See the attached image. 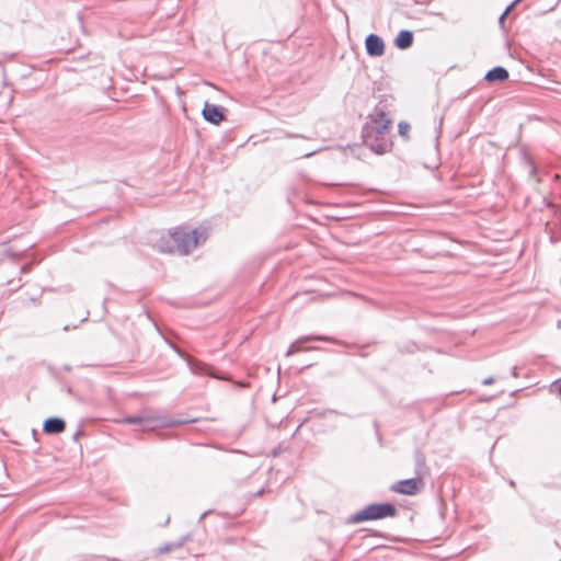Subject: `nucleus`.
Segmentation results:
<instances>
[{"label":"nucleus","instance_id":"4","mask_svg":"<svg viewBox=\"0 0 561 561\" xmlns=\"http://www.w3.org/2000/svg\"><path fill=\"white\" fill-rule=\"evenodd\" d=\"M308 342H330V343H335L336 340L331 337V336H328V335H305V336H301L299 339H297L288 348V351L286 352V356H291L294 353L296 352H299V351H313V350H318V347L316 346H311V347H307V348H301V344L304 343H308Z\"/></svg>","mask_w":561,"mask_h":561},{"label":"nucleus","instance_id":"19","mask_svg":"<svg viewBox=\"0 0 561 561\" xmlns=\"http://www.w3.org/2000/svg\"><path fill=\"white\" fill-rule=\"evenodd\" d=\"M494 381H495L494 377H488V378L483 379L482 383L484 386H489V385H492Z\"/></svg>","mask_w":561,"mask_h":561},{"label":"nucleus","instance_id":"8","mask_svg":"<svg viewBox=\"0 0 561 561\" xmlns=\"http://www.w3.org/2000/svg\"><path fill=\"white\" fill-rule=\"evenodd\" d=\"M366 53L370 57H380L385 53V43L377 34H369L365 38Z\"/></svg>","mask_w":561,"mask_h":561},{"label":"nucleus","instance_id":"1","mask_svg":"<svg viewBox=\"0 0 561 561\" xmlns=\"http://www.w3.org/2000/svg\"><path fill=\"white\" fill-rule=\"evenodd\" d=\"M203 233L198 230H187L185 228H175L168 237H162L158 242V248L164 253L188 254L195 249Z\"/></svg>","mask_w":561,"mask_h":561},{"label":"nucleus","instance_id":"20","mask_svg":"<svg viewBox=\"0 0 561 561\" xmlns=\"http://www.w3.org/2000/svg\"><path fill=\"white\" fill-rule=\"evenodd\" d=\"M506 12H503L500 18H499V24L503 27L504 26V22H505V19H506Z\"/></svg>","mask_w":561,"mask_h":561},{"label":"nucleus","instance_id":"7","mask_svg":"<svg viewBox=\"0 0 561 561\" xmlns=\"http://www.w3.org/2000/svg\"><path fill=\"white\" fill-rule=\"evenodd\" d=\"M202 115L206 122L213 125H219L225 119V108L220 105L206 102Z\"/></svg>","mask_w":561,"mask_h":561},{"label":"nucleus","instance_id":"21","mask_svg":"<svg viewBox=\"0 0 561 561\" xmlns=\"http://www.w3.org/2000/svg\"><path fill=\"white\" fill-rule=\"evenodd\" d=\"M83 435V431L81 428H79L75 434H73V440H78V438Z\"/></svg>","mask_w":561,"mask_h":561},{"label":"nucleus","instance_id":"10","mask_svg":"<svg viewBox=\"0 0 561 561\" xmlns=\"http://www.w3.org/2000/svg\"><path fill=\"white\" fill-rule=\"evenodd\" d=\"M66 422L58 416H51L44 421L43 431L49 435H57L65 431Z\"/></svg>","mask_w":561,"mask_h":561},{"label":"nucleus","instance_id":"9","mask_svg":"<svg viewBox=\"0 0 561 561\" xmlns=\"http://www.w3.org/2000/svg\"><path fill=\"white\" fill-rule=\"evenodd\" d=\"M175 352L183 358L185 359L190 370L194 374V375H208V376H214L210 371V367L208 365H206L205 363L203 362H199V360H196L194 359L193 357L188 356V355H185L183 352H181L179 348H175Z\"/></svg>","mask_w":561,"mask_h":561},{"label":"nucleus","instance_id":"17","mask_svg":"<svg viewBox=\"0 0 561 561\" xmlns=\"http://www.w3.org/2000/svg\"><path fill=\"white\" fill-rule=\"evenodd\" d=\"M197 419H173L169 422V425H183L196 422Z\"/></svg>","mask_w":561,"mask_h":561},{"label":"nucleus","instance_id":"6","mask_svg":"<svg viewBox=\"0 0 561 561\" xmlns=\"http://www.w3.org/2000/svg\"><path fill=\"white\" fill-rule=\"evenodd\" d=\"M369 123H366L365 126H370L376 128L378 131H382L388 134L391 125V119L387 117L386 112L380 107H375L374 113L369 114Z\"/></svg>","mask_w":561,"mask_h":561},{"label":"nucleus","instance_id":"5","mask_svg":"<svg viewBox=\"0 0 561 561\" xmlns=\"http://www.w3.org/2000/svg\"><path fill=\"white\" fill-rule=\"evenodd\" d=\"M422 479L416 477L396 482L392 484L391 491L404 495H414L422 489Z\"/></svg>","mask_w":561,"mask_h":561},{"label":"nucleus","instance_id":"23","mask_svg":"<svg viewBox=\"0 0 561 561\" xmlns=\"http://www.w3.org/2000/svg\"><path fill=\"white\" fill-rule=\"evenodd\" d=\"M511 373H512L513 377H517V367L516 366L512 367V371Z\"/></svg>","mask_w":561,"mask_h":561},{"label":"nucleus","instance_id":"26","mask_svg":"<svg viewBox=\"0 0 561 561\" xmlns=\"http://www.w3.org/2000/svg\"><path fill=\"white\" fill-rule=\"evenodd\" d=\"M522 0H515V2H520Z\"/></svg>","mask_w":561,"mask_h":561},{"label":"nucleus","instance_id":"11","mask_svg":"<svg viewBox=\"0 0 561 561\" xmlns=\"http://www.w3.org/2000/svg\"><path fill=\"white\" fill-rule=\"evenodd\" d=\"M414 461H415L414 471L419 479H422L430 474V469L426 465L425 456L420 449H416L414 453Z\"/></svg>","mask_w":561,"mask_h":561},{"label":"nucleus","instance_id":"16","mask_svg":"<svg viewBox=\"0 0 561 561\" xmlns=\"http://www.w3.org/2000/svg\"><path fill=\"white\" fill-rule=\"evenodd\" d=\"M144 422V419L141 416L137 415H130L123 419V423L126 424H140Z\"/></svg>","mask_w":561,"mask_h":561},{"label":"nucleus","instance_id":"13","mask_svg":"<svg viewBox=\"0 0 561 561\" xmlns=\"http://www.w3.org/2000/svg\"><path fill=\"white\" fill-rule=\"evenodd\" d=\"M413 33L409 30H402L398 33L394 45L399 49H407L412 46L413 44Z\"/></svg>","mask_w":561,"mask_h":561},{"label":"nucleus","instance_id":"15","mask_svg":"<svg viewBox=\"0 0 561 561\" xmlns=\"http://www.w3.org/2000/svg\"><path fill=\"white\" fill-rule=\"evenodd\" d=\"M410 128H411V126L407 122H400L398 125L399 134L402 137H408V133H409Z\"/></svg>","mask_w":561,"mask_h":561},{"label":"nucleus","instance_id":"24","mask_svg":"<svg viewBox=\"0 0 561 561\" xmlns=\"http://www.w3.org/2000/svg\"><path fill=\"white\" fill-rule=\"evenodd\" d=\"M208 513H209V512H204V513L201 515L199 520L204 519Z\"/></svg>","mask_w":561,"mask_h":561},{"label":"nucleus","instance_id":"25","mask_svg":"<svg viewBox=\"0 0 561 561\" xmlns=\"http://www.w3.org/2000/svg\"><path fill=\"white\" fill-rule=\"evenodd\" d=\"M374 426H375V428H376V432L378 433V423H377V422H375V423H374Z\"/></svg>","mask_w":561,"mask_h":561},{"label":"nucleus","instance_id":"3","mask_svg":"<svg viewBox=\"0 0 561 561\" xmlns=\"http://www.w3.org/2000/svg\"><path fill=\"white\" fill-rule=\"evenodd\" d=\"M362 136L364 144L377 154L386 153L391 147L388 134L378 131L370 126L363 127Z\"/></svg>","mask_w":561,"mask_h":561},{"label":"nucleus","instance_id":"14","mask_svg":"<svg viewBox=\"0 0 561 561\" xmlns=\"http://www.w3.org/2000/svg\"><path fill=\"white\" fill-rule=\"evenodd\" d=\"M190 539V535L182 536L178 541L165 543L161 547H159L158 552L159 553H167L172 550L181 548L187 540Z\"/></svg>","mask_w":561,"mask_h":561},{"label":"nucleus","instance_id":"18","mask_svg":"<svg viewBox=\"0 0 561 561\" xmlns=\"http://www.w3.org/2000/svg\"><path fill=\"white\" fill-rule=\"evenodd\" d=\"M32 268V264H24L22 267H21V273L22 274H25V273H28Z\"/></svg>","mask_w":561,"mask_h":561},{"label":"nucleus","instance_id":"22","mask_svg":"<svg viewBox=\"0 0 561 561\" xmlns=\"http://www.w3.org/2000/svg\"><path fill=\"white\" fill-rule=\"evenodd\" d=\"M518 2H515V0L506 7V9L504 10V12H506V14H508V12L517 4Z\"/></svg>","mask_w":561,"mask_h":561},{"label":"nucleus","instance_id":"12","mask_svg":"<svg viewBox=\"0 0 561 561\" xmlns=\"http://www.w3.org/2000/svg\"><path fill=\"white\" fill-rule=\"evenodd\" d=\"M508 71L504 67L496 66L485 73L484 79L488 82H503L508 78Z\"/></svg>","mask_w":561,"mask_h":561},{"label":"nucleus","instance_id":"2","mask_svg":"<svg viewBox=\"0 0 561 561\" xmlns=\"http://www.w3.org/2000/svg\"><path fill=\"white\" fill-rule=\"evenodd\" d=\"M397 515V507L392 503H373L350 516L348 524H358L366 520H377Z\"/></svg>","mask_w":561,"mask_h":561}]
</instances>
